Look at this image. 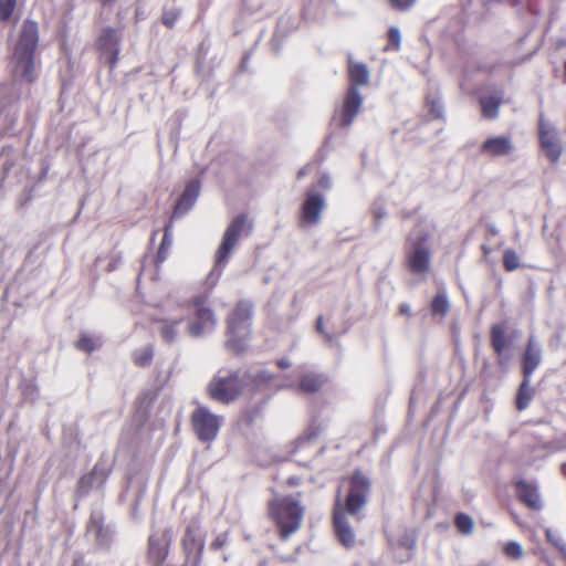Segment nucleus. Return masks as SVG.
<instances>
[{
	"mask_svg": "<svg viewBox=\"0 0 566 566\" xmlns=\"http://www.w3.org/2000/svg\"><path fill=\"white\" fill-rule=\"evenodd\" d=\"M370 480L361 471H355L349 478V491L342 502L339 496L334 506V528L338 541L347 548L356 543L353 522L359 523L360 512L367 503Z\"/></svg>",
	"mask_w": 566,
	"mask_h": 566,
	"instance_id": "nucleus-1",
	"label": "nucleus"
},
{
	"mask_svg": "<svg viewBox=\"0 0 566 566\" xmlns=\"http://www.w3.org/2000/svg\"><path fill=\"white\" fill-rule=\"evenodd\" d=\"M39 42L38 24L34 21L23 22L18 43L10 62L14 81L31 84L38 76L34 52Z\"/></svg>",
	"mask_w": 566,
	"mask_h": 566,
	"instance_id": "nucleus-2",
	"label": "nucleus"
},
{
	"mask_svg": "<svg viewBox=\"0 0 566 566\" xmlns=\"http://www.w3.org/2000/svg\"><path fill=\"white\" fill-rule=\"evenodd\" d=\"M349 87L345 94L343 104L334 113L333 122L338 127H348L354 122L363 104V96L358 91L359 85L369 81V71L364 63L348 61Z\"/></svg>",
	"mask_w": 566,
	"mask_h": 566,
	"instance_id": "nucleus-3",
	"label": "nucleus"
},
{
	"mask_svg": "<svg viewBox=\"0 0 566 566\" xmlns=\"http://www.w3.org/2000/svg\"><path fill=\"white\" fill-rule=\"evenodd\" d=\"M432 230L428 223H419L409 234L406 243V264L415 275H426L431 264L430 240Z\"/></svg>",
	"mask_w": 566,
	"mask_h": 566,
	"instance_id": "nucleus-4",
	"label": "nucleus"
},
{
	"mask_svg": "<svg viewBox=\"0 0 566 566\" xmlns=\"http://www.w3.org/2000/svg\"><path fill=\"white\" fill-rule=\"evenodd\" d=\"M304 512L305 507L293 496L275 497L269 503V514L283 541L300 530Z\"/></svg>",
	"mask_w": 566,
	"mask_h": 566,
	"instance_id": "nucleus-5",
	"label": "nucleus"
},
{
	"mask_svg": "<svg viewBox=\"0 0 566 566\" xmlns=\"http://www.w3.org/2000/svg\"><path fill=\"white\" fill-rule=\"evenodd\" d=\"M252 228L253 223L247 214H239L230 222L216 251L214 266L210 272V279L218 280L220 277L232 251L242 238L250 235Z\"/></svg>",
	"mask_w": 566,
	"mask_h": 566,
	"instance_id": "nucleus-6",
	"label": "nucleus"
},
{
	"mask_svg": "<svg viewBox=\"0 0 566 566\" xmlns=\"http://www.w3.org/2000/svg\"><path fill=\"white\" fill-rule=\"evenodd\" d=\"M244 384L243 375L240 371L221 369L209 381L207 392L211 399L229 403L240 396Z\"/></svg>",
	"mask_w": 566,
	"mask_h": 566,
	"instance_id": "nucleus-7",
	"label": "nucleus"
},
{
	"mask_svg": "<svg viewBox=\"0 0 566 566\" xmlns=\"http://www.w3.org/2000/svg\"><path fill=\"white\" fill-rule=\"evenodd\" d=\"M252 306L248 302H240L228 319V338L226 346L241 353L245 349L247 337L250 333Z\"/></svg>",
	"mask_w": 566,
	"mask_h": 566,
	"instance_id": "nucleus-8",
	"label": "nucleus"
},
{
	"mask_svg": "<svg viewBox=\"0 0 566 566\" xmlns=\"http://www.w3.org/2000/svg\"><path fill=\"white\" fill-rule=\"evenodd\" d=\"M193 318L187 324V332L191 337H202L210 334L217 325L212 310L207 306L206 296H197L191 302Z\"/></svg>",
	"mask_w": 566,
	"mask_h": 566,
	"instance_id": "nucleus-9",
	"label": "nucleus"
},
{
	"mask_svg": "<svg viewBox=\"0 0 566 566\" xmlns=\"http://www.w3.org/2000/svg\"><path fill=\"white\" fill-rule=\"evenodd\" d=\"M191 423L200 441L211 442L217 438L222 417L212 413L207 407L199 406L191 415Z\"/></svg>",
	"mask_w": 566,
	"mask_h": 566,
	"instance_id": "nucleus-10",
	"label": "nucleus"
},
{
	"mask_svg": "<svg viewBox=\"0 0 566 566\" xmlns=\"http://www.w3.org/2000/svg\"><path fill=\"white\" fill-rule=\"evenodd\" d=\"M325 208V196L317 192L314 188L308 189L300 209V227L305 229L317 226L321 222L322 213Z\"/></svg>",
	"mask_w": 566,
	"mask_h": 566,
	"instance_id": "nucleus-11",
	"label": "nucleus"
},
{
	"mask_svg": "<svg viewBox=\"0 0 566 566\" xmlns=\"http://www.w3.org/2000/svg\"><path fill=\"white\" fill-rule=\"evenodd\" d=\"M205 533L199 526L189 525L182 538L186 562L190 566H200L205 548Z\"/></svg>",
	"mask_w": 566,
	"mask_h": 566,
	"instance_id": "nucleus-12",
	"label": "nucleus"
},
{
	"mask_svg": "<svg viewBox=\"0 0 566 566\" xmlns=\"http://www.w3.org/2000/svg\"><path fill=\"white\" fill-rule=\"evenodd\" d=\"M187 313L184 307H178L157 321V331L166 343L176 342L184 331V322Z\"/></svg>",
	"mask_w": 566,
	"mask_h": 566,
	"instance_id": "nucleus-13",
	"label": "nucleus"
},
{
	"mask_svg": "<svg viewBox=\"0 0 566 566\" xmlns=\"http://www.w3.org/2000/svg\"><path fill=\"white\" fill-rule=\"evenodd\" d=\"M87 535L95 542L98 547H109L113 539V531L108 525H105L102 511H92L90 521L87 523Z\"/></svg>",
	"mask_w": 566,
	"mask_h": 566,
	"instance_id": "nucleus-14",
	"label": "nucleus"
},
{
	"mask_svg": "<svg viewBox=\"0 0 566 566\" xmlns=\"http://www.w3.org/2000/svg\"><path fill=\"white\" fill-rule=\"evenodd\" d=\"M538 129L543 151L552 163L558 161L562 155V145L555 127L551 126L541 117Z\"/></svg>",
	"mask_w": 566,
	"mask_h": 566,
	"instance_id": "nucleus-15",
	"label": "nucleus"
},
{
	"mask_svg": "<svg viewBox=\"0 0 566 566\" xmlns=\"http://www.w3.org/2000/svg\"><path fill=\"white\" fill-rule=\"evenodd\" d=\"M120 33L113 28H104L98 36L97 46L103 56L108 61L113 69L119 54Z\"/></svg>",
	"mask_w": 566,
	"mask_h": 566,
	"instance_id": "nucleus-16",
	"label": "nucleus"
},
{
	"mask_svg": "<svg viewBox=\"0 0 566 566\" xmlns=\"http://www.w3.org/2000/svg\"><path fill=\"white\" fill-rule=\"evenodd\" d=\"M171 542V532L170 530H165L160 534H151L148 539V558L154 564V566H160L169 551V545Z\"/></svg>",
	"mask_w": 566,
	"mask_h": 566,
	"instance_id": "nucleus-17",
	"label": "nucleus"
},
{
	"mask_svg": "<svg viewBox=\"0 0 566 566\" xmlns=\"http://www.w3.org/2000/svg\"><path fill=\"white\" fill-rule=\"evenodd\" d=\"M514 149V144L509 136L490 137L481 146V153L491 157L510 156Z\"/></svg>",
	"mask_w": 566,
	"mask_h": 566,
	"instance_id": "nucleus-18",
	"label": "nucleus"
},
{
	"mask_svg": "<svg viewBox=\"0 0 566 566\" xmlns=\"http://www.w3.org/2000/svg\"><path fill=\"white\" fill-rule=\"evenodd\" d=\"M200 192V181L197 179L190 180L181 193L180 198L178 199L172 217L179 218L184 214H186L195 205L197 201V198Z\"/></svg>",
	"mask_w": 566,
	"mask_h": 566,
	"instance_id": "nucleus-19",
	"label": "nucleus"
},
{
	"mask_svg": "<svg viewBox=\"0 0 566 566\" xmlns=\"http://www.w3.org/2000/svg\"><path fill=\"white\" fill-rule=\"evenodd\" d=\"M542 361V348L536 339L531 336L528 338L525 353L522 359L523 376L531 377Z\"/></svg>",
	"mask_w": 566,
	"mask_h": 566,
	"instance_id": "nucleus-20",
	"label": "nucleus"
},
{
	"mask_svg": "<svg viewBox=\"0 0 566 566\" xmlns=\"http://www.w3.org/2000/svg\"><path fill=\"white\" fill-rule=\"evenodd\" d=\"M516 492L521 501L530 509L538 511L543 507V502L536 484L521 480L516 482Z\"/></svg>",
	"mask_w": 566,
	"mask_h": 566,
	"instance_id": "nucleus-21",
	"label": "nucleus"
},
{
	"mask_svg": "<svg viewBox=\"0 0 566 566\" xmlns=\"http://www.w3.org/2000/svg\"><path fill=\"white\" fill-rule=\"evenodd\" d=\"M107 476L106 469L101 464H96L91 473L82 476L78 481L76 494L77 496H85L93 488L101 486Z\"/></svg>",
	"mask_w": 566,
	"mask_h": 566,
	"instance_id": "nucleus-22",
	"label": "nucleus"
},
{
	"mask_svg": "<svg viewBox=\"0 0 566 566\" xmlns=\"http://www.w3.org/2000/svg\"><path fill=\"white\" fill-rule=\"evenodd\" d=\"M502 99L503 94L501 92H495L491 95L482 96L480 98L482 115L489 119L497 117Z\"/></svg>",
	"mask_w": 566,
	"mask_h": 566,
	"instance_id": "nucleus-23",
	"label": "nucleus"
},
{
	"mask_svg": "<svg viewBox=\"0 0 566 566\" xmlns=\"http://www.w3.org/2000/svg\"><path fill=\"white\" fill-rule=\"evenodd\" d=\"M325 379L322 375L315 373H306L301 376L296 388L303 392H315L322 388Z\"/></svg>",
	"mask_w": 566,
	"mask_h": 566,
	"instance_id": "nucleus-24",
	"label": "nucleus"
},
{
	"mask_svg": "<svg viewBox=\"0 0 566 566\" xmlns=\"http://www.w3.org/2000/svg\"><path fill=\"white\" fill-rule=\"evenodd\" d=\"M533 396L534 389L531 387V377L525 378V376H523V380L516 395V408L518 410L526 409L533 399Z\"/></svg>",
	"mask_w": 566,
	"mask_h": 566,
	"instance_id": "nucleus-25",
	"label": "nucleus"
},
{
	"mask_svg": "<svg viewBox=\"0 0 566 566\" xmlns=\"http://www.w3.org/2000/svg\"><path fill=\"white\" fill-rule=\"evenodd\" d=\"M491 344L499 356L500 364H503L502 356L504 350L507 348V339L504 329L499 325H494L491 328Z\"/></svg>",
	"mask_w": 566,
	"mask_h": 566,
	"instance_id": "nucleus-26",
	"label": "nucleus"
},
{
	"mask_svg": "<svg viewBox=\"0 0 566 566\" xmlns=\"http://www.w3.org/2000/svg\"><path fill=\"white\" fill-rule=\"evenodd\" d=\"M430 310L433 316L444 317L450 310V302L448 300L446 289H440L433 297Z\"/></svg>",
	"mask_w": 566,
	"mask_h": 566,
	"instance_id": "nucleus-27",
	"label": "nucleus"
},
{
	"mask_svg": "<svg viewBox=\"0 0 566 566\" xmlns=\"http://www.w3.org/2000/svg\"><path fill=\"white\" fill-rule=\"evenodd\" d=\"M102 346V339L99 337H93L87 334H82L76 342V347L83 352L92 353L93 350Z\"/></svg>",
	"mask_w": 566,
	"mask_h": 566,
	"instance_id": "nucleus-28",
	"label": "nucleus"
},
{
	"mask_svg": "<svg viewBox=\"0 0 566 566\" xmlns=\"http://www.w3.org/2000/svg\"><path fill=\"white\" fill-rule=\"evenodd\" d=\"M503 266L512 272L521 266L520 256L513 249H507L503 254Z\"/></svg>",
	"mask_w": 566,
	"mask_h": 566,
	"instance_id": "nucleus-29",
	"label": "nucleus"
},
{
	"mask_svg": "<svg viewBox=\"0 0 566 566\" xmlns=\"http://www.w3.org/2000/svg\"><path fill=\"white\" fill-rule=\"evenodd\" d=\"M153 355L151 346H145L134 353V361L138 366H147L150 364Z\"/></svg>",
	"mask_w": 566,
	"mask_h": 566,
	"instance_id": "nucleus-30",
	"label": "nucleus"
},
{
	"mask_svg": "<svg viewBox=\"0 0 566 566\" xmlns=\"http://www.w3.org/2000/svg\"><path fill=\"white\" fill-rule=\"evenodd\" d=\"M455 526L461 533L469 535L473 531L474 523L471 516L460 513L455 516Z\"/></svg>",
	"mask_w": 566,
	"mask_h": 566,
	"instance_id": "nucleus-31",
	"label": "nucleus"
},
{
	"mask_svg": "<svg viewBox=\"0 0 566 566\" xmlns=\"http://www.w3.org/2000/svg\"><path fill=\"white\" fill-rule=\"evenodd\" d=\"M504 553L506 556L517 559L523 556V548L517 542H509L504 546Z\"/></svg>",
	"mask_w": 566,
	"mask_h": 566,
	"instance_id": "nucleus-32",
	"label": "nucleus"
},
{
	"mask_svg": "<svg viewBox=\"0 0 566 566\" xmlns=\"http://www.w3.org/2000/svg\"><path fill=\"white\" fill-rule=\"evenodd\" d=\"M17 0H0V19L7 20L12 14Z\"/></svg>",
	"mask_w": 566,
	"mask_h": 566,
	"instance_id": "nucleus-33",
	"label": "nucleus"
},
{
	"mask_svg": "<svg viewBox=\"0 0 566 566\" xmlns=\"http://www.w3.org/2000/svg\"><path fill=\"white\" fill-rule=\"evenodd\" d=\"M388 40L390 44L392 45V49L395 51H398L400 49L401 44V34L400 30L397 27H390L388 30Z\"/></svg>",
	"mask_w": 566,
	"mask_h": 566,
	"instance_id": "nucleus-34",
	"label": "nucleus"
},
{
	"mask_svg": "<svg viewBox=\"0 0 566 566\" xmlns=\"http://www.w3.org/2000/svg\"><path fill=\"white\" fill-rule=\"evenodd\" d=\"M180 17V11L178 9L166 10L163 14V23L168 28H172Z\"/></svg>",
	"mask_w": 566,
	"mask_h": 566,
	"instance_id": "nucleus-35",
	"label": "nucleus"
},
{
	"mask_svg": "<svg viewBox=\"0 0 566 566\" xmlns=\"http://www.w3.org/2000/svg\"><path fill=\"white\" fill-rule=\"evenodd\" d=\"M387 1L394 9L399 10V11H407L410 8H412L417 2V0H387Z\"/></svg>",
	"mask_w": 566,
	"mask_h": 566,
	"instance_id": "nucleus-36",
	"label": "nucleus"
},
{
	"mask_svg": "<svg viewBox=\"0 0 566 566\" xmlns=\"http://www.w3.org/2000/svg\"><path fill=\"white\" fill-rule=\"evenodd\" d=\"M228 541H229L228 532L220 533L211 542L210 548L213 551H219L228 544Z\"/></svg>",
	"mask_w": 566,
	"mask_h": 566,
	"instance_id": "nucleus-37",
	"label": "nucleus"
},
{
	"mask_svg": "<svg viewBox=\"0 0 566 566\" xmlns=\"http://www.w3.org/2000/svg\"><path fill=\"white\" fill-rule=\"evenodd\" d=\"M558 450H559V448H557V447H552V446H546V444L536 447L537 455L534 459H532L530 462H533L536 459L546 458L549 453L556 452Z\"/></svg>",
	"mask_w": 566,
	"mask_h": 566,
	"instance_id": "nucleus-38",
	"label": "nucleus"
},
{
	"mask_svg": "<svg viewBox=\"0 0 566 566\" xmlns=\"http://www.w3.org/2000/svg\"><path fill=\"white\" fill-rule=\"evenodd\" d=\"M428 104L432 115H434L437 118L443 117V106L439 99H428Z\"/></svg>",
	"mask_w": 566,
	"mask_h": 566,
	"instance_id": "nucleus-39",
	"label": "nucleus"
},
{
	"mask_svg": "<svg viewBox=\"0 0 566 566\" xmlns=\"http://www.w3.org/2000/svg\"><path fill=\"white\" fill-rule=\"evenodd\" d=\"M373 216H374V227L378 229L380 227V221L386 217V211L380 206L373 207Z\"/></svg>",
	"mask_w": 566,
	"mask_h": 566,
	"instance_id": "nucleus-40",
	"label": "nucleus"
},
{
	"mask_svg": "<svg viewBox=\"0 0 566 566\" xmlns=\"http://www.w3.org/2000/svg\"><path fill=\"white\" fill-rule=\"evenodd\" d=\"M273 379V375L270 374L269 371L266 370H260L254 377H253V380L258 384V385H261V384H265V382H270L271 380Z\"/></svg>",
	"mask_w": 566,
	"mask_h": 566,
	"instance_id": "nucleus-41",
	"label": "nucleus"
},
{
	"mask_svg": "<svg viewBox=\"0 0 566 566\" xmlns=\"http://www.w3.org/2000/svg\"><path fill=\"white\" fill-rule=\"evenodd\" d=\"M399 544H400L402 547H405V548H407L408 551H410V549H412V548L415 547L416 538H415L412 535L407 534V535H405V536L400 539Z\"/></svg>",
	"mask_w": 566,
	"mask_h": 566,
	"instance_id": "nucleus-42",
	"label": "nucleus"
},
{
	"mask_svg": "<svg viewBox=\"0 0 566 566\" xmlns=\"http://www.w3.org/2000/svg\"><path fill=\"white\" fill-rule=\"evenodd\" d=\"M171 244V238H170V226L166 227L165 234L161 241V250H166Z\"/></svg>",
	"mask_w": 566,
	"mask_h": 566,
	"instance_id": "nucleus-43",
	"label": "nucleus"
},
{
	"mask_svg": "<svg viewBox=\"0 0 566 566\" xmlns=\"http://www.w3.org/2000/svg\"><path fill=\"white\" fill-rule=\"evenodd\" d=\"M316 331L321 334H324L325 335V338L328 340V342H332L333 340V336L328 333H325L324 331V324H323V317L319 316L317 318V322H316Z\"/></svg>",
	"mask_w": 566,
	"mask_h": 566,
	"instance_id": "nucleus-44",
	"label": "nucleus"
},
{
	"mask_svg": "<svg viewBox=\"0 0 566 566\" xmlns=\"http://www.w3.org/2000/svg\"><path fill=\"white\" fill-rule=\"evenodd\" d=\"M72 566H97V564L86 560L83 556H76L73 560Z\"/></svg>",
	"mask_w": 566,
	"mask_h": 566,
	"instance_id": "nucleus-45",
	"label": "nucleus"
},
{
	"mask_svg": "<svg viewBox=\"0 0 566 566\" xmlns=\"http://www.w3.org/2000/svg\"><path fill=\"white\" fill-rule=\"evenodd\" d=\"M317 185L321 188L328 189L331 187V179L328 176L324 175L318 179Z\"/></svg>",
	"mask_w": 566,
	"mask_h": 566,
	"instance_id": "nucleus-46",
	"label": "nucleus"
},
{
	"mask_svg": "<svg viewBox=\"0 0 566 566\" xmlns=\"http://www.w3.org/2000/svg\"><path fill=\"white\" fill-rule=\"evenodd\" d=\"M410 311H411V308H410V305H409V304H407V303H402V304H400V306H399V313H400L401 315H410Z\"/></svg>",
	"mask_w": 566,
	"mask_h": 566,
	"instance_id": "nucleus-47",
	"label": "nucleus"
},
{
	"mask_svg": "<svg viewBox=\"0 0 566 566\" xmlns=\"http://www.w3.org/2000/svg\"><path fill=\"white\" fill-rule=\"evenodd\" d=\"M277 365H279L280 368L285 369V368H289L291 366V363H290L289 359H280L277 361Z\"/></svg>",
	"mask_w": 566,
	"mask_h": 566,
	"instance_id": "nucleus-48",
	"label": "nucleus"
},
{
	"mask_svg": "<svg viewBox=\"0 0 566 566\" xmlns=\"http://www.w3.org/2000/svg\"><path fill=\"white\" fill-rule=\"evenodd\" d=\"M307 169H308V166H305L302 169H300L297 172V178L304 177L307 174Z\"/></svg>",
	"mask_w": 566,
	"mask_h": 566,
	"instance_id": "nucleus-49",
	"label": "nucleus"
},
{
	"mask_svg": "<svg viewBox=\"0 0 566 566\" xmlns=\"http://www.w3.org/2000/svg\"><path fill=\"white\" fill-rule=\"evenodd\" d=\"M157 259H158V261H160V262H163V261L165 260V250H161V247L159 248Z\"/></svg>",
	"mask_w": 566,
	"mask_h": 566,
	"instance_id": "nucleus-50",
	"label": "nucleus"
},
{
	"mask_svg": "<svg viewBox=\"0 0 566 566\" xmlns=\"http://www.w3.org/2000/svg\"><path fill=\"white\" fill-rule=\"evenodd\" d=\"M488 228L492 234H494V235L497 234V229L494 224H490Z\"/></svg>",
	"mask_w": 566,
	"mask_h": 566,
	"instance_id": "nucleus-51",
	"label": "nucleus"
},
{
	"mask_svg": "<svg viewBox=\"0 0 566 566\" xmlns=\"http://www.w3.org/2000/svg\"><path fill=\"white\" fill-rule=\"evenodd\" d=\"M283 387H286V388H293L294 387V384L291 382V384H286V385H282L280 386V388H283Z\"/></svg>",
	"mask_w": 566,
	"mask_h": 566,
	"instance_id": "nucleus-52",
	"label": "nucleus"
},
{
	"mask_svg": "<svg viewBox=\"0 0 566 566\" xmlns=\"http://www.w3.org/2000/svg\"><path fill=\"white\" fill-rule=\"evenodd\" d=\"M562 473L566 476V462L562 464Z\"/></svg>",
	"mask_w": 566,
	"mask_h": 566,
	"instance_id": "nucleus-53",
	"label": "nucleus"
},
{
	"mask_svg": "<svg viewBox=\"0 0 566 566\" xmlns=\"http://www.w3.org/2000/svg\"><path fill=\"white\" fill-rule=\"evenodd\" d=\"M113 269H114L113 265L109 264L108 271H112Z\"/></svg>",
	"mask_w": 566,
	"mask_h": 566,
	"instance_id": "nucleus-54",
	"label": "nucleus"
},
{
	"mask_svg": "<svg viewBox=\"0 0 566 566\" xmlns=\"http://www.w3.org/2000/svg\"><path fill=\"white\" fill-rule=\"evenodd\" d=\"M565 82H566V61H565Z\"/></svg>",
	"mask_w": 566,
	"mask_h": 566,
	"instance_id": "nucleus-55",
	"label": "nucleus"
}]
</instances>
